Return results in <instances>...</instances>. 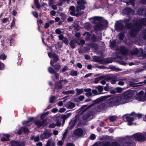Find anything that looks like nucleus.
<instances>
[{
  "label": "nucleus",
  "mask_w": 146,
  "mask_h": 146,
  "mask_svg": "<svg viewBox=\"0 0 146 146\" xmlns=\"http://www.w3.org/2000/svg\"><path fill=\"white\" fill-rule=\"evenodd\" d=\"M135 91L133 90H128L121 95L115 96L109 99L107 101V104L104 103L98 104L95 106L96 111H100L104 108L117 106L131 102Z\"/></svg>",
  "instance_id": "1"
},
{
  "label": "nucleus",
  "mask_w": 146,
  "mask_h": 146,
  "mask_svg": "<svg viewBox=\"0 0 146 146\" xmlns=\"http://www.w3.org/2000/svg\"><path fill=\"white\" fill-rule=\"evenodd\" d=\"M138 12L140 15L145 14L146 17V13H145V11L143 9H139ZM125 23L126 27L128 29H131L129 32L130 36L131 37H134L136 35L137 32L141 30L143 25H146V18L141 19L140 21L137 22L133 25L129 23L127 20H125Z\"/></svg>",
  "instance_id": "2"
},
{
  "label": "nucleus",
  "mask_w": 146,
  "mask_h": 146,
  "mask_svg": "<svg viewBox=\"0 0 146 146\" xmlns=\"http://www.w3.org/2000/svg\"><path fill=\"white\" fill-rule=\"evenodd\" d=\"M91 19L93 20L92 23L96 24L94 28L96 31L103 29L108 25V21L102 17L95 16Z\"/></svg>",
  "instance_id": "3"
},
{
  "label": "nucleus",
  "mask_w": 146,
  "mask_h": 146,
  "mask_svg": "<svg viewBox=\"0 0 146 146\" xmlns=\"http://www.w3.org/2000/svg\"><path fill=\"white\" fill-rule=\"evenodd\" d=\"M77 3L78 5L76 7V10H75V7L72 6L70 7L69 12L71 15L78 17L83 14L84 12L83 11H80L79 10L84 9V5L86 2L85 0H78Z\"/></svg>",
  "instance_id": "4"
},
{
  "label": "nucleus",
  "mask_w": 146,
  "mask_h": 146,
  "mask_svg": "<svg viewBox=\"0 0 146 146\" xmlns=\"http://www.w3.org/2000/svg\"><path fill=\"white\" fill-rule=\"evenodd\" d=\"M102 100L101 98H98L95 100L94 101V103L88 106L87 105L83 106L81 107V111L82 112L81 114H84L82 117V119L84 120H86L90 117L92 114V112L90 111V109L92 107L95 103H96Z\"/></svg>",
  "instance_id": "5"
},
{
  "label": "nucleus",
  "mask_w": 146,
  "mask_h": 146,
  "mask_svg": "<svg viewBox=\"0 0 146 146\" xmlns=\"http://www.w3.org/2000/svg\"><path fill=\"white\" fill-rule=\"evenodd\" d=\"M93 146H121L119 143L117 141L111 142L109 141H106L101 142L99 143H96Z\"/></svg>",
  "instance_id": "6"
},
{
  "label": "nucleus",
  "mask_w": 146,
  "mask_h": 146,
  "mask_svg": "<svg viewBox=\"0 0 146 146\" xmlns=\"http://www.w3.org/2000/svg\"><path fill=\"white\" fill-rule=\"evenodd\" d=\"M131 137H133V139L140 142H142L146 140L145 134H144L141 133H135Z\"/></svg>",
  "instance_id": "7"
},
{
  "label": "nucleus",
  "mask_w": 146,
  "mask_h": 146,
  "mask_svg": "<svg viewBox=\"0 0 146 146\" xmlns=\"http://www.w3.org/2000/svg\"><path fill=\"white\" fill-rule=\"evenodd\" d=\"M133 137H131L126 138L123 143L122 146H135V144L133 141Z\"/></svg>",
  "instance_id": "8"
},
{
  "label": "nucleus",
  "mask_w": 146,
  "mask_h": 146,
  "mask_svg": "<svg viewBox=\"0 0 146 146\" xmlns=\"http://www.w3.org/2000/svg\"><path fill=\"white\" fill-rule=\"evenodd\" d=\"M136 99L139 101H143L146 100V93H144L143 91L141 90L135 96Z\"/></svg>",
  "instance_id": "9"
},
{
  "label": "nucleus",
  "mask_w": 146,
  "mask_h": 146,
  "mask_svg": "<svg viewBox=\"0 0 146 146\" xmlns=\"http://www.w3.org/2000/svg\"><path fill=\"white\" fill-rule=\"evenodd\" d=\"M105 80L107 81L110 80L111 84H114L119 80H117V77L115 76H105Z\"/></svg>",
  "instance_id": "10"
},
{
  "label": "nucleus",
  "mask_w": 146,
  "mask_h": 146,
  "mask_svg": "<svg viewBox=\"0 0 146 146\" xmlns=\"http://www.w3.org/2000/svg\"><path fill=\"white\" fill-rule=\"evenodd\" d=\"M115 28L118 31L124 30L125 28L123 22L121 21H118L115 23Z\"/></svg>",
  "instance_id": "11"
},
{
  "label": "nucleus",
  "mask_w": 146,
  "mask_h": 146,
  "mask_svg": "<svg viewBox=\"0 0 146 146\" xmlns=\"http://www.w3.org/2000/svg\"><path fill=\"white\" fill-rule=\"evenodd\" d=\"M116 52L120 54L126 55L128 54L129 50L124 47H121L118 48Z\"/></svg>",
  "instance_id": "12"
},
{
  "label": "nucleus",
  "mask_w": 146,
  "mask_h": 146,
  "mask_svg": "<svg viewBox=\"0 0 146 146\" xmlns=\"http://www.w3.org/2000/svg\"><path fill=\"white\" fill-rule=\"evenodd\" d=\"M52 133L49 131L46 130L40 135V137L42 139H47L50 137Z\"/></svg>",
  "instance_id": "13"
},
{
  "label": "nucleus",
  "mask_w": 146,
  "mask_h": 146,
  "mask_svg": "<svg viewBox=\"0 0 146 146\" xmlns=\"http://www.w3.org/2000/svg\"><path fill=\"white\" fill-rule=\"evenodd\" d=\"M23 132H24V133L25 134L27 133V127L25 126H23L20 127L16 133L20 135H21Z\"/></svg>",
  "instance_id": "14"
},
{
  "label": "nucleus",
  "mask_w": 146,
  "mask_h": 146,
  "mask_svg": "<svg viewBox=\"0 0 146 146\" xmlns=\"http://www.w3.org/2000/svg\"><path fill=\"white\" fill-rule=\"evenodd\" d=\"M123 119L124 120H126L128 122L127 125H129L132 124L131 122L133 121L134 120V117L130 116L129 115H126L124 116L123 117Z\"/></svg>",
  "instance_id": "15"
},
{
  "label": "nucleus",
  "mask_w": 146,
  "mask_h": 146,
  "mask_svg": "<svg viewBox=\"0 0 146 146\" xmlns=\"http://www.w3.org/2000/svg\"><path fill=\"white\" fill-rule=\"evenodd\" d=\"M35 123L38 127L41 126H45L46 125V121L44 120L42 121L38 120L35 121Z\"/></svg>",
  "instance_id": "16"
},
{
  "label": "nucleus",
  "mask_w": 146,
  "mask_h": 146,
  "mask_svg": "<svg viewBox=\"0 0 146 146\" xmlns=\"http://www.w3.org/2000/svg\"><path fill=\"white\" fill-rule=\"evenodd\" d=\"M83 131L82 129L78 128L74 132L73 134L76 136H80L83 134Z\"/></svg>",
  "instance_id": "17"
},
{
  "label": "nucleus",
  "mask_w": 146,
  "mask_h": 146,
  "mask_svg": "<svg viewBox=\"0 0 146 146\" xmlns=\"http://www.w3.org/2000/svg\"><path fill=\"white\" fill-rule=\"evenodd\" d=\"M12 145L13 146H25V144L23 142H19L15 141H13L11 142Z\"/></svg>",
  "instance_id": "18"
},
{
  "label": "nucleus",
  "mask_w": 146,
  "mask_h": 146,
  "mask_svg": "<svg viewBox=\"0 0 146 146\" xmlns=\"http://www.w3.org/2000/svg\"><path fill=\"white\" fill-rule=\"evenodd\" d=\"M65 80H60L59 82L56 83L55 85V88L57 89H60L62 88V86L61 82H64Z\"/></svg>",
  "instance_id": "19"
},
{
  "label": "nucleus",
  "mask_w": 146,
  "mask_h": 146,
  "mask_svg": "<svg viewBox=\"0 0 146 146\" xmlns=\"http://www.w3.org/2000/svg\"><path fill=\"white\" fill-rule=\"evenodd\" d=\"M91 89L90 88H85L84 89V91L86 92L85 95L87 97L93 96V94L91 92Z\"/></svg>",
  "instance_id": "20"
},
{
  "label": "nucleus",
  "mask_w": 146,
  "mask_h": 146,
  "mask_svg": "<svg viewBox=\"0 0 146 146\" xmlns=\"http://www.w3.org/2000/svg\"><path fill=\"white\" fill-rule=\"evenodd\" d=\"M75 106V104L72 102H69L66 105V108L68 109H72Z\"/></svg>",
  "instance_id": "21"
},
{
  "label": "nucleus",
  "mask_w": 146,
  "mask_h": 146,
  "mask_svg": "<svg viewBox=\"0 0 146 146\" xmlns=\"http://www.w3.org/2000/svg\"><path fill=\"white\" fill-rule=\"evenodd\" d=\"M100 37H101V36ZM101 39V38H96L95 35L93 34L91 35L90 40L92 42H96L97 41Z\"/></svg>",
  "instance_id": "22"
},
{
  "label": "nucleus",
  "mask_w": 146,
  "mask_h": 146,
  "mask_svg": "<svg viewBox=\"0 0 146 146\" xmlns=\"http://www.w3.org/2000/svg\"><path fill=\"white\" fill-rule=\"evenodd\" d=\"M71 115V113H69L65 115H62L61 118L63 119V121H65V120L70 117Z\"/></svg>",
  "instance_id": "23"
},
{
  "label": "nucleus",
  "mask_w": 146,
  "mask_h": 146,
  "mask_svg": "<svg viewBox=\"0 0 146 146\" xmlns=\"http://www.w3.org/2000/svg\"><path fill=\"white\" fill-rule=\"evenodd\" d=\"M55 143L52 141L51 140L49 139L48 140L45 146H55Z\"/></svg>",
  "instance_id": "24"
},
{
  "label": "nucleus",
  "mask_w": 146,
  "mask_h": 146,
  "mask_svg": "<svg viewBox=\"0 0 146 146\" xmlns=\"http://www.w3.org/2000/svg\"><path fill=\"white\" fill-rule=\"evenodd\" d=\"M76 95L77 96H78L81 94H82L84 92V90L82 88L81 89H79V88H76Z\"/></svg>",
  "instance_id": "25"
},
{
  "label": "nucleus",
  "mask_w": 146,
  "mask_h": 146,
  "mask_svg": "<svg viewBox=\"0 0 146 146\" xmlns=\"http://www.w3.org/2000/svg\"><path fill=\"white\" fill-rule=\"evenodd\" d=\"M140 53L142 54L143 53V51L142 49H140L139 50L137 48H136L135 51L133 52H132L131 54H137Z\"/></svg>",
  "instance_id": "26"
},
{
  "label": "nucleus",
  "mask_w": 146,
  "mask_h": 146,
  "mask_svg": "<svg viewBox=\"0 0 146 146\" xmlns=\"http://www.w3.org/2000/svg\"><path fill=\"white\" fill-rule=\"evenodd\" d=\"M83 35H86V38H85V40L86 41H88L90 40L91 35H90L88 33L86 32L83 34Z\"/></svg>",
  "instance_id": "27"
},
{
  "label": "nucleus",
  "mask_w": 146,
  "mask_h": 146,
  "mask_svg": "<svg viewBox=\"0 0 146 146\" xmlns=\"http://www.w3.org/2000/svg\"><path fill=\"white\" fill-rule=\"evenodd\" d=\"M76 42V41L74 40L71 41L70 43V45L72 48H75V45Z\"/></svg>",
  "instance_id": "28"
},
{
  "label": "nucleus",
  "mask_w": 146,
  "mask_h": 146,
  "mask_svg": "<svg viewBox=\"0 0 146 146\" xmlns=\"http://www.w3.org/2000/svg\"><path fill=\"white\" fill-rule=\"evenodd\" d=\"M102 79L105 80V76H101L95 79V83H97L98 82V81Z\"/></svg>",
  "instance_id": "29"
},
{
  "label": "nucleus",
  "mask_w": 146,
  "mask_h": 146,
  "mask_svg": "<svg viewBox=\"0 0 146 146\" xmlns=\"http://www.w3.org/2000/svg\"><path fill=\"white\" fill-rule=\"evenodd\" d=\"M79 119V116L78 115H76L75 117L73 118L72 121V122L74 125L76 122Z\"/></svg>",
  "instance_id": "30"
},
{
  "label": "nucleus",
  "mask_w": 146,
  "mask_h": 146,
  "mask_svg": "<svg viewBox=\"0 0 146 146\" xmlns=\"http://www.w3.org/2000/svg\"><path fill=\"white\" fill-rule=\"evenodd\" d=\"M56 100V97L55 96H52L49 98V102L50 103H53L55 102Z\"/></svg>",
  "instance_id": "31"
},
{
  "label": "nucleus",
  "mask_w": 146,
  "mask_h": 146,
  "mask_svg": "<svg viewBox=\"0 0 146 146\" xmlns=\"http://www.w3.org/2000/svg\"><path fill=\"white\" fill-rule=\"evenodd\" d=\"M55 69L56 71L59 70L61 68V66L59 64H56L53 66Z\"/></svg>",
  "instance_id": "32"
},
{
  "label": "nucleus",
  "mask_w": 146,
  "mask_h": 146,
  "mask_svg": "<svg viewBox=\"0 0 146 146\" xmlns=\"http://www.w3.org/2000/svg\"><path fill=\"white\" fill-rule=\"evenodd\" d=\"M70 75L72 76H77L78 74L77 71L75 70H72L70 72Z\"/></svg>",
  "instance_id": "33"
},
{
  "label": "nucleus",
  "mask_w": 146,
  "mask_h": 146,
  "mask_svg": "<svg viewBox=\"0 0 146 146\" xmlns=\"http://www.w3.org/2000/svg\"><path fill=\"white\" fill-rule=\"evenodd\" d=\"M116 42L115 40H112L110 41V46L111 48H113L115 46Z\"/></svg>",
  "instance_id": "34"
},
{
  "label": "nucleus",
  "mask_w": 146,
  "mask_h": 146,
  "mask_svg": "<svg viewBox=\"0 0 146 146\" xmlns=\"http://www.w3.org/2000/svg\"><path fill=\"white\" fill-rule=\"evenodd\" d=\"M85 99V96L83 95H80L78 98H76V100L77 101H81Z\"/></svg>",
  "instance_id": "35"
},
{
  "label": "nucleus",
  "mask_w": 146,
  "mask_h": 146,
  "mask_svg": "<svg viewBox=\"0 0 146 146\" xmlns=\"http://www.w3.org/2000/svg\"><path fill=\"white\" fill-rule=\"evenodd\" d=\"M31 139V140L34 139L35 142H38L40 140V138L38 135L35 137L34 136H33Z\"/></svg>",
  "instance_id": "36"
},
{
  "label": "nucleus",
  "mask_w": 146,
  "mask_h": 146,
  "mask_svg": "<svg viewBox=\"0 0 146 146\" xmlns=\"http://www.w3.org/2000/svg\"><path fill=\"white\" fill-rule=\"evenodd\" d=\"M132 11L133 10L129 8H127L123 10L124 12H126V13L127 14L131 13Z\"/></svg>",
  "instance_id": "37"
},
{
  "label": "nucleus",
  "mask_w": 146,
  "mask_h": 146,
  "mask_svg": "<svg viewBox=\"0 0 146 146\" xmlns=\"http://www.w3.org/2000/svg\"><path fill=\"white\" fill-rule=\"evenodd\" d=\"M96 88L97 89L98 91L99 92V94H100L103 93H102L103 90V88L101 86H98L96 87Z\"/></svg>",
  "instance_id": "38"
},
{
  "label": "nucleus",
  "mask_w": 146,
  "mask_h": 146,
  "mask_svg": "<svg viewBox=\"0 0 146 146\" xmlns=\"http://www.w3.org/2000/svg\"><path fill=\"white\" fill-rule=\"evenodd\" d=\"M75 93V92L74 90H68L67 91L64 92H63V94H74Z\"/></svg>",
  "instance_id": "39"
},
{
  "label": "nucleus",
  "mask_w": 146,
  "mask_h": 146,
  "mask_svg": "<svg viewBox=\"0 0 146 146\" xmlns=\"http://www.w3.org/2000/svg\"><path fill=\"white\" fill-rule=\"evenodd\" d=\"M119 39L120 40H123L124 37V33L123 32H121L119 34Z\"/></svg>",
  "instance_id": "40"
},
{
  "label": "nucleus",
  "mask_w": 146,
  "mask_h": 146,
  "mask_svg": "<svg viewBox=\"0 0 146 146\" xmlns=\"http://www.w3.org/2000/svg\"><path fill=\"white\" fill-rule=\"evenodd\" d=\"M109 119L111 121L113 122L116 120L117 119V117L116 116H111L110 117Z\"/></svg>",
  "instance_id": "41"
},
{
  "label": "nucleus",
  "mask_w": 146,
  "mask_h": 146,
  "mask_svg": "<svg viewBox=\"0 0 146 146\" xmlns=\"http://www.w3.org/2000/svg\"><path fill=\"white\" fill-rule=\"evenodd\" d=\"M142 36L143 39L146 40V28L143 30Z\"/></svg>",
  "instance_id": "42"
},
{
  "label": "nucleus",
  "mask_w": 146,
  "mask_h": 146,
  "mask_svg": "<svg viewBox=\"0 0 146 146\" xmlns=\"http://www.w3.org/2000/svg\"><path fill=\"white\" fill-rule=\"evenodd\" d=\"M48 70L49 72L51 74H54L56 72L53 68L51 67H49Z\"/></svg>",
  "instance_id": "43"
},
{
  "label": "nucleus",
  "mask_w": 146,
  "mask_h": 146,
  "mask_svg": "<svg viewBox=\"0 0 146 146\" xmlns=\"http://www.w3.org/2000/svg\"><path fill=\"white\" fill-rule=\"evenodd\" d=\"M68 70V68L67 66H65L62 68V70H61L60 71L62 72H64Z\"/></svg>",
  "instance_id": "44"
},
{
  "label": "nucleus",
  "mask_w": 146,
  "mask_h": 146,
  "mask_svg": "<svg viewBox=\"0 0 146 146\" xmlns=\"http://www.w3.org/2000/svg\"><path fill=\"white\" fill-rule=\"evenodd\" d=\"M8 40L10 41V45H13L15 42L14 40L12 38H9Z\"/></svg>",
  "instance_id": "45"
},
{
  "label": "nucleus",
  "mask_w": 146,
  "mask_h": 146,
  "mask_svg": "<svg viewBox=\"0 0 146 146\" xmlns=\"http://www.w3.org/2000/svg\"><path fill=\"white\" fill-rule=\"evenodd\" d=\"M67 133H68V129H66V131H65L64 132V133L63 135V137H62V140L63 141H64V139L66 138V135H67Z\"/></svg>",
  "instance_id": "46"
},
{
  "label": "nucleus",
  "mask_w": 146,
  "mask_h": 146,
  "mask_svg": "<svg viewBox=\"0 0 146 146\" xmlns=\"http://www.w3.org/2000/svg\"><path fill=\"white\" fill-rule=\"evenodd\" d=\"M65 2V0H59L58 5V6H62V5Z\"/></svg>",
  "instance_id": "47"
},
{
  "label": "nucleus",
  "mask_w": 146,
  "mask_h": 146,
  "mask_svg": "<svg viewBox=\"0 0 146 146\" xmlns=\"http://www.w3.org/2000/svg\"><path fill=\"white\" fill-rule=\"evenodd\" d=\"M53 58H54V62H57L58 60V56L56 54L54 55Z\"/></svg>",
  "instance_id": "48"
},
{
  "label": "nucleus",
  "mask_w": 146,
  "mask_h": 146,
  "mask_svg": "<svg viewBox=\"0 0 146 146\" xmlns=\"http://www.w3.org/2000/svg\"><path fill=\"white\" fill-rule=\"evenodd\" d=\"M92 92L93 94V96L97 95L99 94V93H98L97 90H93L92 91Z\"/></svg>",
  "instance_id": "49"
},
{
  "label": "nucleus",
  "mask_w": 146,
  "mask_h": 146,
  "mask_svg": "<svg viewBox=\"0 0 146 146\" xmlns=\"http://www.w3.org/2000/svg\"><path fill=\"white\" fill-rule=\"evenodd\" d=\"M59 117H58L56 121V125L58 126H60L61 125L60 121L59 120Z\"/></svg>",
  "instance_id": "50"
},
{
  "label": "nucleus",
  "mask_w": 146,
  "mask_h": 146,
  "mask_svg": "<svg viewBox=\"0 0 146 146\" xmlns=\"http://www.w3.org/2000/svg\"><path fill=\"white\" fill-rule=\"evenodd\" d=\"M6 56L4 54H2L0 55V59L4 60L6 59Z\"/></svg>",
  "instance_id": "51"
},
{
  "label": "nucleus",
  "mask_w": 146,
  "mask_h": 146,
  "mask_svg": "<svg viewBox=\"0 0 146 146\" xmlns=\"http://www.w3.org/2000/svg\"><path fill=\"white\" fill-rule=\"evenodd\" d=\"M4 69V64L0 61V70H2Z\"/></svg>",
  "instance_id": "52"
},
{
  "label": "nucleus",
  "mask_w": 146,
  "mask_h": 146,
  "mask_svg": "<svg viewBox=\"0 0 146 146\" xmlns=\"http://www.w3.org/2000/svg\"><path fill=\"white\" fill-rule=\"evenodd\" d=\"M62 41L66 44L68 45L69 43L68 40L65 37L62 40Z\"/></svg>",
  "instance_id": "53"
},
{
  "label": "nucleus",
  "mask_w": 146,
  "mask_h": 146,
  "mask_svg": "<svg viewBox=\"0 0 146 146\" xmlns=\"http://www.w3.org/2000/svg\"><path fill=\"white\" fill-rule=\"evenodd\" d=\"M55 3V0H49V5H52L53 4H54Z\"/></svg>",
  "instance_id": "54"
},
{
  "label": "nucleus",
  "mask_w": 146,
  "mask_h": 146,
  "mask_svg": "<svg viewBox=\"0 0 146 146\" xmlns=\"http://www.w3.org/2000/svg\"><path fill=\"white\" fill-rule=\"evenodd\" d=\"M55 32L56 34H60L62 33L61 31L59 29H56Z\"/></svg>",
  "instance_id": "55"
},
{
  "label": "nucleus",
  "mask_w": 146,
  "mask_h": 146,
  "mask_svg": "<svg viewBox=\"0 0 146 146\" xmlns=\"http://www.w3.org/2000/svg\"><path fill=\"white\" fill-rule=\"evenodd\" d=\"M8 19V18H4L2 19L1 22L3 23H5L7 22Z\"/></svg>",
  "instance_id": "56"
},
{
  "label": "nucleus",
  "mask_w": 146,
  "mask_h": 146,
  "mask_svg": "<svg viewBox=\"0 0 146 146\" xmlns=\"http://www.w3.org/2000/svg\"><path fill=\"white\" fill-rule=\"evenodd\" d=\"M22 124L23 125L26 127V126H27V120L23 121L22 122Z\"/></svg>",
  "instance_id": "57"
},
{
  "label": "nucleus",
  "mask_w": 146,
  "mask_h": 146,
  "mask_svg": "<svg viewBox=\"0 0 146 146\" xmlns=\"http://www.w3.org/2000/svg\"><path fill=\"white\" fill-rule=\"evenodd\" d=\"M50 6H51L52 8L54 10H56L57 8V6L54 4H53L52 5H50Z\"/></svg>",
  "instance_id": "58"
},
{
  "label": "nucleus",
  "mask_w": 146,
  "mask_h": 146,
  "mask_svg": "<svg viewBox=\"0 0 146 146\" xmlns=\"http://www.w3.org/2000/svg\"><path fill=\"white\" fill-rule=\"evenodd\" d=\"M85 27L86 29H90L91 28L90 24L87 23L85 25Z\"/></svg>",
  "instance_id": "59"
},
{
  "label": "nucleus",
  "mask_w": 146,
  "mask_h": 146,
  "mask_svg": "<svg viewBox=\"0 0 146 146\" xmlns=\"http://www.w3.org/2000/svg\"><path fill=\"white\" fill-rule=\"evenodd\" d=\"M90 137L91 139L94 140L96 138V136L94 134H92L91 135Z\"/></svg>",
  "instance_id": "60"
},
{
  "label": "nucleus",
  "mask_w": 146,
  "mask_h": 146,
  "mask_svg": "<svg viewBox=\"0 0 146 146\" xmlns=\"http://www.w3.org/2000/svg\"><path fill=\"white\" fill-rule=\"evenodd\" d=\"M119 82L118 83V84L121 85L123 86L124 84V82L121 80H119Z\"/></svg>",
  "instance_id": "61"
},
{
  "label": "nucleus",
  "mask_w": 146,
  "mask_h": 146,
  "mask_svg": "<svg viewBox=\"0 0 146 146\" xmlns=\"http://www.w3.org/2000/svg\"><path fill=\"white\" fill-rule=\"evenodd\" d=\"M65 37L62 35H60L58 36V38L60 40H62Z\"/></svg>",
  "instance_id": "62"
},
{
  "label": "nucleus",
  "mask_w": 146,
  "mask_h": 146,
  "mask_svg": "<svg viewBox=\"0 0 146 146\" xmlns=\"http://www.w3.org/2000/svg\"><path fill=\"white\" fill-rule=\"evenodd\" d=\"M56 14V12L53 10H52L50 12V14L53 16H54Z\"/></svg>",
  "instance_id": "63"
},
{
  "label": "nucleus",
  "mask_w": 146,
  "mask_h": 146,
  "mask_svg": "<svg viewBox=\"0 0 146 146\" xmlns=\"http://www.w3.org/2000/svg\"><path fill=\"white\" fill-rule=\"evenodd\" d=\"M32 13L34 16L35 17L37 18L38 17V15L36 12L34 11Z\"/></svg>",
  "instance_id": "64"
}]
</instances>
